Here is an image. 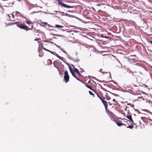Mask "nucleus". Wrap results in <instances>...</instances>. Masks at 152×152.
<instances>
[{"instance_id":"nucleus-1","label":"nucleus","mask_w":152,"mask_h":152,"mask_svg":"<svg viewBox=\"0 0 152 152\" xmlns=\"http://www.w3.org/2000/svg\"><path fill=\"white\" fill-rule=\"evenodd\" d=\"M14 24H15L19 28H20L26 31H28L30 30H31L33 27V26L32 25L31 26V28H29L27 25L25 24L24 23L22 24L19 22L14 23Z\"/></svg>"},{"instance_id":"nucleus-2","label":"nucleus","mask_w":152,"mask_h":152,"mask_svg":"<svg viewBox=\"0 0 152 152\" xmlns=\"http://www.w3.org/2000/svg\"><path fill=\"white\" fill-rule=\"evenodd\" d=\"M99 99L102 101L103 104L105 107L106 113L110 116H113L114 115V113L109 110L107 108L108 104L106 101L104 100L102 98L99 97Z\"/></svg>"},{"instance_id":"nucleus-3","label":"nucleus","mask_w":152,"mask_h":152,"mask_svg":"<svg viewBox=\"0 0 152 152\" xmlns=\"http://www.w3.org/2000/svg\"><path fill=\"white\" fill-rule=\"evenodd\" d=\"M50 43L48 42H45L43 43H41L39 44V48H41L45 50H48L45 48V47L47 48L50 45Z\"/></svg>"},{"instance_id":"nucleus-4","label":"nucleus","mask_w":152,"mask_h":152,"mask_svg":"<svg viewBox=\"0 0 152 152\" xmlns=\"http://www.w3.org/2000/svg\"><path fill=\"white\" fill-rule=\"evenodd\" d=\"M69 77L67 71H66L64 73V81L66 83H67L69 81Z\"/></svg>"},{"instance_id":"nucleus-5","label":"nucleus","mask_w":152,"mask_h":152,"mask_svg":"<svg viewBox=\"0 0 152 152\" xmlns=\"http://www.w3.org/2000/svg\"><path fill=\"white\" fill-rule=\"evenodd\" d=\"M15 12V16L17 20H18L21 17L24 18V17L23 14L18 11H16Z\"/></svg>"},{"instance_id":"nucleus-6","label":"nucleus","mask_w":152,"mask_h":152,"mask_svg":"<svg viewBox=\"0 0 152 152\" xmlns=\"http://www.w3.org/2000/svg\"><path fill=\"white\" fill-rule=\"evenodd\" d=\"M58 3L59 4L61 5L62 6L67 8H69L74 7V6H71L67 5L66 4L63 3L62 1L61 0H59L58 1Z\"/></svg>"},{"instance_id":"nucleus-7","label":"nucleus","mask_w":152,"mask_h":152,"mask_svg":"<svg viewBox=\"0 0 152 152\" xmlns=\"http://www.w3.org/2000/svg\"><path fill=\"white\" fill-rule=\"evenodd\" d=\"M45 50L48 51L49 52H50L52 54L55 55L57 57L59 58L61 60H63V57H61L60 56H59L56 53V52H52V51H51L48 50Z\"/></svg>"},{"instance_id":"nucleus-8","label":"nucleus","mask_w":152,"mask_h":152,"mask_svg":"<svg viewBox=\"0 0 152 152\" xmlns=\"http://www.w3.org/2000/svg\"><path fill=\"white\" fill-rule=\"evenodd\" d=\"M11 3H12V0H5L4 2V6L6 7L9 6Z\"/></svg>"},{"instance_id":"nucleus-9","label":"nucleus","mask_w":152,"mask_h":152,"mask_svg":"<svg viewBox=\"0 0 152 152\" xmlns=\"http://www.w3.org/2000/svg\"><path fill=\"white\" fill-rule=\"evenodd\" d=\"M121 121H115V123L118 126H120L123 125L126 126V124L122 123Z\"/></svg>"},{"instance_id":"nucleus-10","label":"nucleus","mask_w":152,"mask_h":152,"mask_svg":"<svg viewBox=\"0 0 152 152\" xmlns=\"http://www.w3.org/2000/svg\"><path fill=\"white\" fill-rule=\"evenodd\" d=\"M60 64L58 60H56L53 62V64L55 67L58 68V66Z\"/></svg>"},{"instance_id":"nucleus-11","label":"nucleus","mask_w":152,"mask_h":152,"mask_svg":"<svg viewBox=\"0 0 152 152\" xmlns=\"http://www.w3.org/2000/svg\"><path fill=\"white\" fill-rule=\"evenodd\" d=\"M126 117L127 118L129 119L130 120V121L132 122V123H133V121L132 120V117L130 113L128 114L127 115H126Z\"/></svg>"},{"instance_id":"nucleus-12","label":"nucleus","mask_w":152,"mask_h":152,"mask_svg":"<svg viewBox=\"0 0 152 152\" xmlns=\"http://www.w3.org/2000/svg\"><path fill=\"white\" fill-rule=\"evenodd\" d=\"M40 48H39L38 49V52L39 53V56L40 57H42L43 56V54L44 53H42V50Z\"/></svg>"},{"instance_id":"nucleus-13","label":"nucleus","mask_w":152,"mask_h":152,"mask_svg":"<svg viewBox=\"0 0 152 152\" xmlns=\"http://www.w3.org/2000/svg\"><path fill=\"white\" fill-rule=\"evenodd\" d=\"M25 22L27 24L30 25L31 24H32L33 23L32 21H31L30 20L26 19V20L25 21Z\"/></svg>"},{"instance_id":"nucleus-14","label":"nucleus","mask_w":152,"mask_h":152,"mask_svg":"<svg viewBox=\"0 0 152 152\" xmlns=\"http://www.w3.org/2000/svg\"><path fill=\"white\" fill-rule=\"evenodd\" d=\"M130 108L126 106L125 108V111L126 112L127 114L130 113Z\"/></svg>"},{"instance_id":"nucleus-15","label":"nucleus","mask_w":152,"mask_h":152,"mask_svg":"<svg viewBox=\"0 0 152 152\" xmlns=\"http://www.w3.org/2000/svg\"><path fill=\"white\" fill-rule=\"evenodd\" d=\"M72 66L74 68V71L77 74H79V71L78 69H77V68H76L75 67V66L72 64Z\"/></svg>"},{"instance_id":"nucleus-16","label":"nucleus","mask_w":152,"mask_h":152,"mask_svg":"<svg viewBox=\"0 0 152 152\" xmlns=\"http://www.w3.org/2000/svg\"><path fill=\"white\" fill-rule=\"evenodd\" d=\"M15 12H12V17L13 19H14L15 20H17L16 18V16H15Z\"/></svg>"},{"instance_id":"nucleus-17","label":"nucleus","mask_w":152,"mask_h":152,"mask_svg":"<svg viewBox=\"0 0 152 152\" xmlns=\"http://www.w3.org/2000/svg\"><path fill=\"white\" fill-rule=\"evenodd\" d=\"M55 27L57 28H63L64 27V26L61 25L56 24L55 25Z\"/></svg>"},{"instance_id":"nucleus-18","label":"nucleus","mask_w":152,"mask_h":152,"mask_svg":"<svg viewBox=\"0 0 152 152\" xmlns=\"http://www.w3.org/2000/svg\"><path fill=\"white\" fill-rule=\"evenodd\" d=\"M48 64L50 65H51L52 64V61L50 59H48Z\"/></svg>"},{"instance_id":"nucleus-19","label":"nucleus","mask_w":152,"mask_h":152,"mask_svg":"<svg viewBox=\"0 0 152 152\" xmlns=\"http://www.w3.org/2000/svg\"><path fill=\"white\" fill-rule=\"evenodd\" d=\"M86 87H87L88 88H89L91 90H92L93 91H94V89H93L91 86H88V85H86Z\"/></svg>"},{"instance_id":"nucleus-20","label":"nucleus","mask_w":152,"mask_h":152,"mask_svg":"<svg viewBox=\"0 0 152 152\" xmlns=\"http://www.w3.org/2000/svg\"><path fill=\"white\" fill-rule=\"evenodd\" d=\"M89 94L91 95H92L93 97H94V94L92 92V91H89Z\"/></svg>"},{"instance_id":"nucleus-21","label":"nucleus","mask_w":152,"mask_h":152,"mask_svg":"<svg viewBox=\"0 0 152 152\" xmlns=\"http://www.w3.org/2000/svg\"><path fill=\"white\" fill-rule=\"evenodd\" d=\"M75 78H76V79L77 80L80 81L81 82L83 83H84L82 81L80 80L79 78L76 77V76H75Z\"/></svg>"},{"instance_id":"nucleus-22","label":"nucleus","mask_w":152,"mask_h":152,"mask_svg":"<svg viewBox=\"0 0 152 152\" xmlns=\"http://www.w3.org/2000/svg\"><path fill=\"white\" fill-rule=\"evenodd\" d=\"M71 73L73 76H74V77H75V75L74 72H73L72 71H71Z\"/></svg>"},{"instance_id":"nucleus-23","label":"nucleus","mask_w":152,"mask_h":152,"mask_svg":"<svg viewBox=\"0 0 152 152\" xmlns=\"http://www.w3.org/2000/svg\"><path fill=\"white\" fill-rule=\"evenodd\" d=\"M133 127L132 125H130L127 127V128H129L130 129H132Z\"/></svg>"},{"instance_id":"nucleus-24","label":"nucleus","mask_w":152,"mask_h":152,"mask_svg":"<svg viewBox=\"0 0 152 152\" xmlns=\"http://www.w3.org/2000/svg\"><path fill=\"white\" fill-rule=\"evenodd\" d=\"M73 60L74 61L77 62H78L79 61V60L76 59H75V58Z\"/></svg>"},{"instance_id":"nucleus-25","label":"nucleus","mask_w":152,"mask_h":152,"mask_svg":"<svg viewBox=\"0 0 152 152\" xmlns=\"http://www.w3.org/2000/svg\"><path fill=\"white\" fill-rule=\"evenodd\" d=\"M105 96L107 97V100H109L110 99V98L109 96H107V95H105Z\"/></svg>"},{"instance_id":"nucleus-26","label":"nucleus","mask_w":152,"mask_h":152,"mask_svg":"<svg viewBox=\"0 0 152 152\" xmlns=\"http://www.w3.org/2000/svg\"><path fill=\"white\" fill-rule=\"evenodd\" d=\"M113 102H115V105L116 104H117V103L118 102L117 101H116V100L115 99H113Z\"/></svg>"},{"instance_id":"nucleus-27","label":"nucleus","mask_w":152,"mask_h":152,"mask_svg":"<svg viewBox=\"0 0 152 152\" xmlns=\"http://www.w3.org/2000/svg\"><path fill=\"white\" fill-rule=\"evenodd\" d=\"M132 75L135 76H137L138 75L136 74L135 72H132Z\"/></svg>"},{"instance_id":"nucleus-28","label":"nucleus","mask_w":152,"mask_h":152,"mask_svg":"<svg viewBox=\"0 0 152 152\" xmlns=\"http://www.w3.org/2000/svg\"><path fill=\"white\" fill-rule=\"evenodd\" d=\"M69 69L70 71V72H71V71H72V69H71V66H70V65H69Z\"/></svg>"},{"instance_id":"nucleus-29","label":"nucleus","mask_w":152,"mask_h":152,"mask_svg":"<svg viewBox=\"0 0 152 152\" xmlns=\"http://www.w3.org/2000/svg\"><path fill=\"white\" fill-rule=\"evenodd\" d=\"M43 24L45 25H46L47 24V23L45 22H44L42 23Z\"/></svg>"},{"instance_id":"nucleus-30","label":"nucleus","mask_w":152,"mask_h":152,"mask_svg":"<svg viewBox=\"0 0 152 152\" xmlns=\"http://www.w3.org/2000/svg\"><path fill=\"white\" fill-rule=\"evenodd\" d=\"M149 42L152 45V40L150 41H149Z\"/></svg>"},{"instance_id":"nucleus-31","label":"nucleus","mask_w":152,"mask_h":152,"mask_svg":"<svg viewBox=\"0 0 152 152\" xmlns=\"http://www.w3.org/2000/svg\"><path fill=\"white\" fill-rule=\"evenodd\" d=\"M39 39H38V38H37V39H34V41H37Z\"/></svg>"},{"instance_id":"nucleus-32","label":"nucleus","mask_w":152,"mask_h":152,"mask_svg":"<svg viewBox=\"0 0 152 152\" xmlns=\"http://www.w3.org/2000/svg\"><path fill=\"white\" fill-rule=\"evenodd\" d=\"M96 94L97 95V96L99 98V97H101L100 96H99V95H98V94Z\"/></svg>"},{"instance_id":"nucleus-33","label":"nucleus","mask_w":152,"mask_h":152,"mask_svg":"<svg viewBox=\"0 0 152 152\" xmlns=\"http://www.w3.org/2000/svg\"><path fill=\"white\" fill-rule=\"evenodd\" d=\"M101 4H96V5L98 6H100L101 5Z\"/></svg>"},{"instance_id":"nucleus-34","label":"nucleus","mask_w":152,"mask_h":152,"mask_svg":"<svg viewBox=\"0 0 152 152\" xmlns=\"http://www.w3.org/2000/svg\"><path fill=\"white\" fill-rule=\"evenodd\" d=\"M78 74L79 75V76H81L82 75H81L80 74V73H79V74Z\"/></svg>"},{"instance_id":"nucleus-35","label":"nucleus","mask_w":152,"mask_h":152,"mask_svg":"<svg viewBox=\"0 0 152 152\" xmlns=\"http://www.w3.org/2000/svg\"><path fill=\"white\" fill-rule=\"evenodd\" d=\"M102 70V69H100V71H101Z\"/></svg>"},{"instance_id":"nucleus-36","label":"nucleus","mask_w":152,"mask_h":152,"mask_svg":"<svg viewBox=\"0 0 152 152\" xmlns=\"http://www.w3.org/2000/svg\"><path fill=\"white\" fill-rule=\"evenodd\" d=\"M63 51V52H64V53H66V52H65V51Z\"/></svg>"},{"instance_id":"nucleus-37","label":"nucleus","mask_w":152,"mask_h":152,"mask_svg":"<svg viewBox=\"0 0 152 152\" xmlns=\"http://www.w3.org/2000/svg\"><path fill=\"white\" fill-rule=\"evenodd\" d=\"M12 21H14V20H12Z\"/></svg>"},{"instance_id":"nucleus-38","label":"nucleus","mask_w":152,"mask_h":152,"mask_svg":"<svg viewBox=\"0 0 152 152\" xmlns=\"http://www.w3.org/2000/svg\"><path fill=\"white\" fill-rule=\"evenodd\" d=\"M103 98H104V99H105V98L104 97H103Z\"/></svg>"},{"instance_id":"nucleus-39","label":"nucleus","mask_w":152,"mask_h":152,"mask_svg":"<svg viewBox=\"0 0 152 152\" xmlns=\"http://www.w3.org/2000/svg\"><path fill=\"white\" fill-rule=\"evenodd\" d=\"M134 56H135V55H133Z\"/></svg>"}]
</instances>
